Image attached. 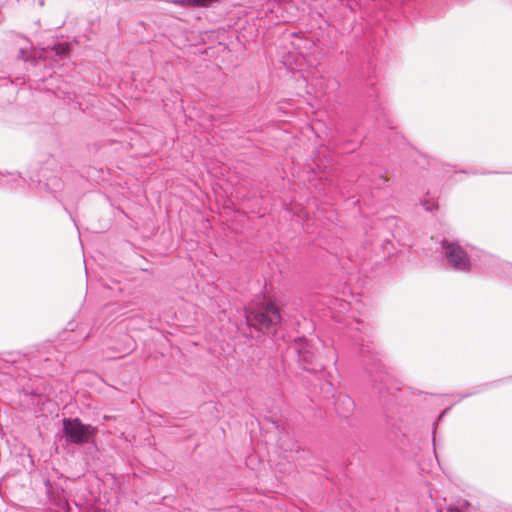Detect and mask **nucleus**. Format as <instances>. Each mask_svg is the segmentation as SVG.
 Listing matches in <instances>:
<instances>
[{"label": "nucleus", "mask_w": 512, "mask_h": 512, "mask_svg": "<svg viewBox=\"0 0 512 512\" xmlns=\"http://www.w3.org/2000/svg\"><path fill=\"white\" fill-rule=\"evenodd\" d=\"M442 247L444 255L453 269L458 271L469 270L470 260L464 249L458 243L443 241Z\"/></svg>", "instance_id": "20e7f679"}, {"label": "nucleus", "mask_w": 512, "mask_h": 512, "mask_svg": "<svg viewBox=\"0 0 512 512\" xmlns=\"http://www.w3.org/2000/svg\"><path fill=\"white\" fill-rule=\"evenodd\" d=\"M469 502L466 500H458L449 508L447 509V512H468L469 510Z\"/></svg>", "instance_id": "0eeeda50"}, {"label": "nucleus", "mask_w": 512, "mask_h": 512, "mask_svg": "<svg viewBox=\"0 0 512 512\" xmlns=\"http://www.w3.org/2000/svg\"><path fill=\"white\" fill-rule=\"evenodd\" d=\"M280 320V312L272 302L262 304L257 308L251 306L246 311L247 323L258 330H272L280 323Z\"/></svg>", "instance_id": "f257e3e1"}, {"label": "nucleus", "mask_w": 512, "mask_h": 512, "mask_svg": "<svg viewBox=\"0 0 512 512\" xmlns=\"http://www.w3.org/2000/svg\"><path fill=\"white\" fill-rule=\"evenodd\" d=\"M422 205L427 211H432L437 207V202L434 199H425L423 200Z\"/></svg>", "instance_id": "1a4fd4ad"}, {"label": "nucleus", "mask_w": 512, "mask_h": 512, "mask_svg": "<svg viewBox=\"0 0 512 512\" xmlns=\"http://www.w3.org/2000/svg\"><path fill=\"white\" fill-rule=\"evenodd\" d=\"M295 350L298 353L299 361L307 371L317 372L322 370L323 364L318 362L315 356L314 346L306 339H299L295 343Z\"/></svg>", "instance_id": "39448f33"}, {"label": "nucleus", "mask_w": 512, "mask_h": 512, "mask_svg": "<svg viewBox=\"0 0 512 512\" xmlns=\"http://www.w3.org/2000/svg\"><path fill=\"white\" fill-rule=\"evenodd\" d=\"M63 432L67 440L74 444L89 443L96 435V428L83 424L78 418L63 420Z\"/></svg>", "instance_id": "f03ea898"}, {"label": "nucleus", "mask_w": 512, "mask_h": 512, "mask_svg": "<svg viewBox=\"0 0 512 512\" xmlns=\"http://www.w3.org/2000/svg\"><path fill=\"white\" fill-rule=\"evenodd\" d=\"M210 0H178L176 1L177 4L180 5H193V6H207L208 2Z\"/></svg>", "instance_id": "6e6552de"}, {"label": "nucleus", "mask_w": 512, "mask_h": 512, "mask_svg": "<svg viewBox=\"0 0 512 512\" xmlns=\"http://www.w3.org/2000/svg\"><path fill=\"white\" fill-rule=\"evenodd\" d=\"M290 44L293 51H289L284 63L290 67L295 65L302 67L308 57L314 50L315 43L313 40L306 38L303 34L291 35Z\"/></svg>", "instance_id": "7ed1b4c3"}, {"label": "nucleus", "mask_w": 512, "mask_h": 512, "mask_svg": "<svg viewBox=\"0 0 512 512\" xmlns=\"http://www.w3.org/2000/svg\"><path fill=\"white\" fill-rule=\"evenodd\" d=\"M70 45L68 43H60L51 49V56L55 57V60L63 59L69 52Z\"/></svg>", "instance_id": "423d86ee"}, {"label": "nucleus", "mask_w": 512, "mask_h": 512, "mask_svg": "<svg viewBox=\"0 0 512 512\" xmlns=\"http://www.w3.org/2000/svg\"><path fill=\"white\" fill-rule=\"evenodd\" d=\"M342 401L348 407H352L353 406V401L349 397H343Z\"/></svg>", "instance_id": "9d476101"}]
</instances>
